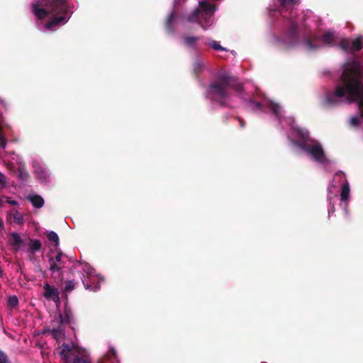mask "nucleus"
Instances as JSON below:
<instances>
[{
	"label": "nucleus",
	"instance_id": "1",
	"mask_svg": "<svg viewBox=\"0 0 363 363\" xmlns=\"http://www.w3.org/2000/svg\"><path fill=\"white\" fill-rule=\"evenodd\" d=\"M33 13L39 19L51 16L45 23V28L52 30L54 28L65 24L70 18L67 0H42L33 3Z\"/></svg>",
	"mask_w": 363,
	"mask_h": 363
},
{
	"label": "nucleus",
	"instance_id": "2",
	"mask_svg": "<svg viewBox=\"0 0 363 363\" xmlns=\"http://www.w3.org/2000/svg\"><path fill=\"white\" fill-rule=\"evenodd\" d=\"M242 85L238 82L235 77L228 73L218 74L214 81L211 82L206 92V97L216 102L220 106H228L230 99V89H233L237 92L242 91Z\"/></svg>",
	"mask_w": 363,
	"mask_h": 363
},
{
	"label": "nucleus",
	"instance_id": "3",
	"mask_svg": "<svg viewBox=\"0 0 363 363\" xmlns=\"http://www.w3.org/2000/svg\"><path fill=\"white\" fill-rule=\"evenodd\" d=\"M278 41L286 48H294L298 44V25L295 20H289V27L282 32Z\"/></svg>",
	"mask_w": 363,
	"mask_h": 363
},
{
	"label": "nucleus",
	"instance_id": "4",
	"mask_svg": "<svg viewBox=\"0 0 363 363\" xmlns=\"http://www.w3.org/2000/svg\"><path fill=\"white\" fill-rule=\"evenodd\" d=\"M300 148L310 155L315 162L320 164H326L330 162L322 145L315 140L311 141V143H301Z\"/></svg>",
	"mask_w": 363,
	"mask_h": 363
},
{
	"label": "nucleus",
	"instance_id": "5",
	"mask_svg": "<svg viewBox=\"0 0 363 363\" xmlns=\"http://www.w3.org/2000/svg\"><path fill=\"white\" fill-rule=\"evenodd\" d=\"M297 0H274V7L284 17L289 20L293 18V12Z\"/></svg>",
	"mask_w": 363,
	"mask_h": 363
},
{
	"label": "nucleus",
	"instance_id": "6",
	"mask_svg": "<svg viewBox=\"0 0 363 363\" xmlns=\"http://www.w3.org/2000/svg\"><path fill=\"white\" fill-rule=\"evenodd\" d=\"M213 15L208 13H199V10L196 9L187 17L189 22H197L201 27L206 30L213 23Z\"/></svg>",
	"mask_w": 363,
	"mask_h": 363
},
{
	"label": "nucleus",
	"instance_id": "7",
	"mask_svg": "<svg viewBox=\"0 0 363 363\" xmlns=\"http://www.w3.org/2000/svg\"><path fill=\"white\" fill-rule=\"evenodd\" d=\"M174 9L167 16L164 22V30L168 34L174 32V25L178 18V13L175 9L176 6H174Z\"/></svg>",
	"mask_w": 363,
	"mask_h": 363
},
{
	"label": "nucleus",
	"instance_id": "8",
	"mask_svg": "<svg viewBox=\"0 0 363 363\" xmlns=\"http://www.w3.org/2000/svg\"><path fill=\"white\" fill-rule=\"evenodd\" d=\"M44 297L48 300H52L55 302L60 301V294L57 289L51 286L49 284H45L43 286Z\"/></svg>",
	"mask_w": 363,
	"mask_h": 363
},
{
	"label": "nucleus",
	"instance_id": "9",
	"mask_svg": "<svg viewBox=\"0 0 363 363\" xmlns=\"http://www.w3.org/2000/svg\"><path fill=\"white\" fill-rule=\"evenodd\" d=\"M51 272V277L57 284H62L64 281V268H59L57 265L52 264L49 267Z\"/></svg>",
	"mask_w": 363,
	"mask_h": 363
},
{
	"label": "nucleus",
	"instance_id": "10",
	"mask_svg": "<svg viewBox=\"0 0 363 363\" xmlns=\"http://www.w3.org/2000/svg\"><path fill=\"white\" fill-rule=\"evenodd\" d=\"M65 257H66V255H64V253L60 250L58 251L57 254L55 257H50L48 258V262L50 264V267L52 266V264L57 265L59 268H65Z\"/></svg>",
	"mask_w": 363,
	"mask_h": 363
},
{
	"label": "nucleus",
	"instance_id": "11",
	"mask_svg": "<svg viewBox=\"0 0 363 363\" xmlns=\"http://www.w3.org/2000/svg\"><path fill=\"white\" fill-rule=\"evenodd\" d=\"M199 13H211L214 14L216 11V5L210 4L207 0L200 1L199 3Z\"/></svg>",
	"mask_w": 363,
	"mask_h": 363
},
{
	"label": "nucleus",
	"instance_id": "12",
	"mask_svg": "<svg viewBox=\"0 0 363 363\" xmlns=\"http://www.w3.org/2000/svg\"><path fill=\"white\" fill-rule=\"evenodd\" d=\"M9 244L16 251L19 250L20 247L23 244V240L21 239L20 235L17 233H11V239L9 240Z\"/></svg>",
	"mask_w": 363,
	"mask_h": 363
},
{
	"label": "nucleus",
	"instance_id": "13",
	"mask_svg": "<svg viewBox=\"0 0 363 363\" xmlns=\"http://www.w3.org/2000/svg\"><path fill=\"white\" fill-rule=\"evenodd\" d=\"M65 325L67 324L64 322L61 313H58L57 315H55L50 323L51 329L55 330H65Z\"/></svg>",
	"mask_w": 363,
	"mask_h": 363
},
{
	"label": "nucleus",
	"instance_id": "14",
	"mask_svg": "<svg viewBox=\"0 0 363 363\" xmlns=\"http://www.w3.org/2000/svg\"><path fill=\"white\" fill-rule=\"evenodd\" d=\"M62 319L66 324L71 325L74 323V315L72 308L66 303L65 305Z\"/></svg>",
	"mask_w": 363,
	"mask_h": 363
},
{
	"label": "nucleus",
	"instance_id": "15",
	"mask_svg": "<svg viewBox=\"0 0 363 363\" xmlns=\"http://www.w3.org/2000/svg\"><path fill=\"white\" fill-rule=\"evenodd\" d=\"M297 133L299 140L298 142L295 143V145L298 147H300V144L303 142L311 143V141L314 140V139L309 137V133L306 130L298 129Z\"/></svg>",
	"mask_w": 363,
	"mask_h": 363
},
{
	"label": "nucleus",
	"instance_id": "16",
	"mask_svg": "<svg viewBox=\"0 0 363 363\" xmlns=\"http://www.w3.org/2000/svg\"><path fill=\"white\" fill-rule=\"evenodd\" d=\"M28 246V252L31 254H35L36 252H38L42 248L41 241L36 239H29Z\"/></svg>",
	"mask_w": 363,
	"mask_h": 363
},
{
	"label": "nucleus",
	"instance_id": "17",
	"mask_svg": "<svg viewBox=\"0 0 363 363\" xmlns=\"http://www.w3.org/2000/svg\"><path fill=\"white\" fill-rule=\"evenodd\" d=\"M61 350L59 352L60 355L63 359L67 361L69 356V354L72 351V347L67 343H63L61 346Z\"/></svg>",
	"mask_w": 363,
	"mask_h": 363
},
{
	"label": "nucleus",
	"instance_id": "18",
	"mask_svg": "<svg viewBox=\"0 0 363 363\" xmlns=\"http://www.w3.org/2000/svg\"><path fill=\"white\" fill-rule=\"evenodd\" d=\"M350 185L347 181L342 185L340 192V199L342 201H347L350 197Z\"/></svg>",
	"mask_w": 363,
	"mask_h": 363
},
{
	"label": "nucleus",
	"instance_id": "19",
	"mask_svg": "<svg viewBox=\"0 0 363 363\" xmlns=\"http://www.w3.org/2000/svg\"><path fill=\"white\" fill-rule=\"evenodd\" d=\"M29 200L35 208H40L44 205V199L39 195L30 196Z\"/></svg>",
	"mask_w": 363,
	"mask_h": 363
},
{
	"label": "nucleus",
	"instance_id": "20",
	"mask_svg": "<svg viewBox=\"0 0 363 363\" xmlns=\"http://www.w3.org/2000/svg\"><path fill=\"white\" fill-rule=\"evenodd\" d=\"M268 107L273 113L274 116L279 119L281 117V107L278 104L274 103L272 101H270L268 104Z\"/></svg>",
	"mask_w": 363,
	"mask_h": 363
},
{
	"label": "nucleus",
	"instance_id": "21",
	"mask_svg": "<svg viewBox=\"0 0 363 363\" xmlns=\"http://www.w3.org/2000/svg\"><path fill=\"white\" fill-rule=\"evenodd\" d=\"M322 41L327 45H332L335 40V36L332 31H327L321 36Z\"/></svg>",
	"mask_w": 363,
	"mask_h": 363
},
{
	"label": "nucleus",
	"instance_id": "22",
	"mask_svg": "<svg viewBox=\"0 0 363 363\" xmlns=\"http://www.w3.org/2000/svg\"><path fill=\"white\" fill-rule=\"evenodd\" d=\"M185 45L188 47H194L195 44L201 39L200 36H188L183 37Z\"/></svg>",
	"mask_w": 363,
	"mask_h": 363
},
{
	"label": "nucleus",
	"instance_id": "23",
	"mask_svg": "<svg viewBox=\"0 0 363 363\" xmlns=\"http://www.w3.org/2000/svg\"><path fill=\"white\" fill-rule=\"evenodd\" d=\"M50 333L52 337L56 340H62L65 337V330H55L51 329Z\"/></svg>",
	"mask_w": 363,
	"mask_h": 363
},
{
	"label": "nucleus",
	"instance_id": "24",
	"mask_svg": "<svg viewBox=\"0 0 363 363\" xmlns=\"http://www.w3.org/2000/svg\"><path fill=\"white\" fill-rule=\"evenodd\" d=\"M77 285V282L74 280H68L65 282V286L62 289V291L65 293H70L73 291Z\"/></svg>",
	"mask_w": 363,
	"mask_h": 363
},
{
	"label": "nucleus",
	"instance_id": "25",
	"mask_svg": "<svg viewBox=\"0 0 363 363\" xmlns=\"http://www.w3.org/2000/svg\"><path fill=\"white\" fill-rule=\"evenodd\" d=\"M48 239L55 243V247H57L60 245V240L57 234L54 231H50L47 233Z\"/></svg>",
	"mask_w": 363,
	"mask_h": 363
},
{
	"label": "nucleus",
	"instance_id": "26",
	"mask_svg": "<svg viewBox=\"0 0 363 363\" xmlns=\"http://www.w3.org/2000/svg\"><path fill=\"white\" fill-rule=\"evenodd\" d=\"M304 46L310 51H313L320 48L319 45L314 44L310 38H306L303 41Z\"/></svg>",
	"mask_w": 363,
	"mask_h": 363
},
{
	"label": "nucleus",
	"instance_id": "27",
	"mask_svg": "<svg viewBox=\"0 0 363 363\" xmlns=\"http://www.w3.org/2000/svg\"><path fill=\"white\" fill-rule=\"evenodd\" d=\"M362 48V42L360 38L354 40L351 43L350 50L359 51Z\"/></svg>",
	"mask_w": 363,
	"mask_h": 363
},
{
	"label": "nucleus",
	"instance_id": "28",
	"mask_svg": "<svg viewBox=\"0 0 363 363\" xmlns=\"http://www.w3.org/2000/svg\"><path fill=\"white\" fill-rule=\"evenodd\" d=\"M203 71V65L201 61L196 60L194 63V72L196 77H199Z\"/></svg>",
	"mask_w": 363,
	"mask_h": 363
},
{
	"label": "nucleus",
	"instance_id": "29",
	"mask_svg": "<svg viewBox=\"0 0 363 363\" xmlns=\"http://www.w3.org/2000/svg\"><path fill=\"white\" fill-rule=\"evenodd\" d=\"M19 301L16 296H11L8 299V306L16 308L18 306Z\"/></svg>",
	"mask_w": 363,
	"mask_h": 363
},
{
	"label": "nucleus",
	"instance_id": "30",
	"mask_svg": "<svg viewBox=\"0 0 363 363\" xmlns=\"http://www.w3.org/2000/svg\"><path fill=\"white\" fill-rule=\"evenodd\" d=\"M340 48L345 50L348 51L351 49V43L347 39H342L340 43Z\"/></svg>",
	"mask_w": 363,
	"mask_h": 363
},
{
	"label": "nucleus",
	"instance_id": "31",
	"mask_svg": "<svg viewBox=\"0 0 363 363\" xmlns=\"http://www.w3.org/2000/svg\"><path fill=\"white\" fill-rule=\"evenodd\" d=\"M13 221L16 224L21 225V224H23V215L18 211H16L13 213Z\"/></svg>",
	"mask_w": 363,
	"mask_h": 363
},
{
	"label": "nucleus",
	"instance_id": "32",
	"mask_svg": "<svg viewBox=\"0 0 363 363\" xmlns=\"http://www.w3.org/2000/svg\"><path fill=\"white\" fill-rule=\"evenodd\" d=\"M18 177L22 181H26L28 179L29 175L23 168H19L18 172Z\"/></svg>",
	"mask_w": 363,
	"mask_h": 363
},
{
	"label": "nucleus",
	"instance_id": "33",
	"mask_svg": "<svg viewBox=\"0 0 363 363\" xmlns=\"http://www.w3.org/2000/svg\"><path fill=\"white\" fill-rule=\"evenodd\" d=\"M208 45L211 46V48H213V49L216 50H225V48H224L223 47H222L218 42H217L216 40H211L209 43H208Z\"/></svg>",
	"mask_w": 363,
	"mask_h": 363
},
{
	"label": "nucleus",
	"instance_id": "34",
	"mask_svg": "<svg viewBox=\"0 0 363 363\" xmlns=\"http://www.w3.org/2000/svg\"><path fill=\"white\" fill-rule=\"evenodd\" d=\"M249 106L252 110H259L262 108V104L253 100L249 101Z\"/></svg>",
	"mask_w": 363,
	"mask_h": 363
},
{
	"label": "nucleus",
	"instance_id": "35",
	"mask_svg": "<svg viewBox=\"0 0 363 363\" xmlns=\"http://www.w3.org/2000/svg\"><path fill=\"white\" fill-rule=\"evenodd\" d=\"M2 128L0 126V148L4 150L6 146V140L1 134Z\"/></svg>",
	"mask_w": 363,
	"mask_h": 363
},
{
	"label": "nucleus",
	"instance_id": "36",
	"mask_svg": "<svg viewBox=\"0 0 363 363\" xmlns=\"http://www.w3.org/2000/svg\"><path fill=\"white\" fill-rule=\"evenodd\" d=\"M0 363H9L7 355L0 350Z\"/></svg>",
	"mask_w": 363,
	"mask_h": 363
},
{
	"label": "nucleus",
	"instance_id": "37",
	"mask_svg": "<svg viewBox=\"0 0 363 363\" xmlns=\"http://www.w3.org/2000/svg\"><path fill=\"white\" fill-rule=\"evenodd\" d=\"M77 273L79 274L80 278L82 279V282L84 284V286L85 289H91V286L88 283H86L85 280L84 279H85L84 274H82L80 272H77Z\"/></svg>",
	"mask_w": 363,
	"mask_h": 363
},
{
	"label": "nucleus",
	"instance_id": "38",
	"mask_svg": "<svg viewBox=\"0 0 363 363\" xmlns=\"http://www.w3.org/2000/svg\"><path fill=\"white\" fill-rule=\"evenodd\" d=\"M359 123V120L357 117L354 116L350 118V124L353 126H357Z\"/></svg>",
	"mask_w": 363,
	"mask_h": 363
},
{
	"label": "nucleus",
	"instance_id": "39",
	"mask_svg": "<svg viewBox=\"0 0 363 363\" xmlns=\"http://www.w3.org/2000/svg\"><path fill=\"white\" fill-rule=\"evenodd\" d=\"M116 355V351L114 348L111 347L108 351L107 356L108 358L115 357Z\"/></svg>",
	"mask_w": 363,
	"mask_h": 363
},
{
	"label": "nucleus",
	"instance_id": "40",
	"mask_svg": "<svg viewBox=\"0 0 363 363\" xmlns=\"http://www.w3.org/2000/svg\"><path fill=\"white\" fill-rule=\"evenodd\" d=\"M74 363H90V362L87 359L77 357L74 361Z\"/></svg>",
	"mask_w": 363,
	"mask_h": 363
},
{
	"label": "nucleus",
	"instance_id": "41",
	"mask_svg": "<svg viewBox=\"0 0 363 363\" xmlns=\"http://www.w3.org/2000/svg\"><path fill=\"white\" fill-rule=\"evenodd\" d=\"M235 118L239 121L240 127L243 128L245 126V123L244 120L240 117H236Z\"/></svg>",
	"mask_w": 363,
	"mask_h": 363
},
{
	"label": "nucleus",
	"instance_id": "42",
	"mask_svg": "<svg viewBox=\"0 0 363 363\" xmlns=\"http://www.w3.org/2000/svg\"><path fill=\"white\" fill-rule=\"evenodd\" d=\"M5 182V176L3 174L0 173V184H4Z\"/></svg>",
	"mask_w": 363,
	"mask_h": 363
},
{
	"label": "nucleus",
	"instance_id": "43",
	"mask_svg": "<svg viewBox=\"0 0 363 363\" xmlns=\"http://www.w3.org/2000/svg\"><path fill=\"white\" fill-rule=\"evenodd\" d=\"M186 0H174V6L180 4L182 2H184Z\"/></svg>",
	"mask_w": 363,
	"mask_h": 363
},
{
	"label": "nucleus",
	"instance_id": "44",
	"mask_svg": "<svg viewBox=\"0 0 363 363\" xmlns=\"http://www.w3.org/2000/svg\"><path fill=\"white\" fill-rule=\"evenodd\" d=\"M50 330H51V327H50V325L49 327H48V328H45L44 329L43 333H50Z\"/></svg>",
	"mask_w": 363,
	"mask_h": 363
},
{
	"label": "nucleus",
	"instance_id": "45",
	"mask_svg": "<svg viewBox=\"0 0 363 363\" xmlns=\"http://www.w3.org/2000/svg\"><path fill=\"white\" fill-rule=\"evenodd\" d=\"M0 229H4V221L1 218H0Z\"/></svg>",
	"mask_w": 363,
	"mask_h": 363
},
{
	"label": "nucleus",
	"instance_id": "46",
	"mask_svg": "<svg viewBox=\"0 0 363 363\" xmlns=\"http://www.w3.org/2000/svg\"><path fill=\"white\" fill-rule=\"evenodd\" d=\"M9 203H10L11 205H16V204H17V202L16 201H9Z\"/></svg>",
	"mask_w": 363,
	"mask_h": 363
},
{
	"label": "nucleus",
	"instance_id": "47",
	"mask_svg": "<svg viewBox=\"0 0 363 363\" xmlns=\"http://www.w3.org/2000/svg\"><path fill=\"white\" fill-rule=\"evenodd\" d=\"M3 276V271L2 269L0 268V277H1Z\"/></svg>",
	"mask_w": 363,
	"mask_h": 363
}]
</instances>
